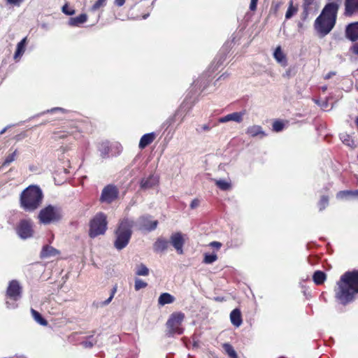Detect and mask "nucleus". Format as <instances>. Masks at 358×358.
Here are the masks:
<instances>
[{"instance_id":"f257e3e1","label":"nucleus","mask_w":358,"mask_h":358,"mask_svg":"<svg viewBox=\"0 0 358 358\" xmlns=\"http://www.w3.org/2000/svg\"><path fill=\"white\" fill-rule=\"evenodd\" d=\"M336 296L340 302L345 305L352 301L355 294L358 293V271H347L337 282Z\"/></svg>"},{"instance_id":"f03ea898","label":"nucleus","mask_w":358,"mask_h":358,"mask_svg":"<svg viewBox=\"0 0 358 358\" xmlns=\"http://www.w3.org/2000/svg\"><path fill=\"white\" fill-rule=\"evenodd\" d=\"M336 17L337 7L333 4H326L314 23L319 37L323 38L331 32L336 24Z\"/></svg>"},{"instance_id":"7ed1b4c3","label":"nucleus","mask_w":358,"mask_h":358,"mask_svg":"<svg viewBox=\"0 0 358 358\" xmlns=\"http://www.w3.org/2000/svg\"><path fill=\"white\" fill-rule=\"evenodd\" d=\"M43 194L36 185H29L20 195V206L26 212L37 210L43 201Z\"/></svg>"},{"instance_id":"20e7f679","label":"nucleus","mask_w":358,"mask_h":358,"mask_svg":"<svg viewBox=\"0 0 358 358\" xmlns=\"http://www.w3.org/2000/svg\"><path fill=\"white\" fill-rule=\"evenodd\" d=\"M134 225V221L129 217H124L119 221L115 231V240L114 241V247L117 250H122L129 244Z\"/></svg>"},{"instance_id":"39448f33","label":"nucleus","mask_w":358,"mask_h":358,"mask_svg":"<svg viewBox=\"0 0 358 358\" xmlns=\"http://www.w3.org/2000/svg\"><path fill=\"white\" fill-rule=\"evenodd\" d=\"M107 217L103 213H97L90 222L89 236L95 238L105 234L107 229Z\"/></svg>"},{"instance_id":"423d86ee","label":"nucleus","mask_w":358,"mask_h":358,"mask_svg":"<svg viewBox=\"0 0 358 358\" xmlns=\"http://www.w3.org/2000/svg\"><path fill=\"white\" fill-rule=\"evenodd\" d=\"M185 319V314L181 312L172 313L166 322L167 333L169 337L174 334L181 335L183 333V328L181 327Z\"/></svg>"},{"instance_id":"0eeeda50","label":"nucleus","mask_w":358,"mask_h":358,"mask_svg":"<svg viewBox=\"0 0 358 358\" xmlns=\"http://www.w3.org/2000/svg\"><path fill=\"white\" fill-rule=\"evenodd\" d=\"M38 217L41 223L48 224L62 217L61 210L57 207L49 205L41 210Z\"/></svg>"},{"instance_id":"6e6552de","label":"nucleus","mask_w":358,"mask_h":358,"mask_svg":"<svg viewBox=\"0 0 358 358\" xmlns=\"http://www.w3.org/2000/svg\"><path fill=\"white\" fill-rule=\"evenodd\" d=\"M16 231L22 239H27L33 236V224L31 220H22L19 222Z\"/></svg>"},{"instance_id":"1a4fd4ad","label":"nucleus","mask_w":358,"mask_h":358,"mask_svg":"<svg viewBox=\"0 0 358 358\" xmlns=\"http://www.w3.org/2000/svg\"><path fill=\"white\" fill-rule=\"evenodd\" d=\"M158 224L157 220H152L150 215H143L137 220V225L141 231H152L157 229Z\"/></svg>"},{"instance_id":"9d476101","label":"nucleus","mask_w":358,"mask_h":358,"mask_svg":"<svg viewBox=\"0 0 358 358\" xmlns=\"http://www.w3.org/2000/svg\"><path fill=\"white\" fill-rule=\"evenodd\" d=\"M320 7V0H304L302 8L303 10L301 14V19L303 22L306 21L309 15H313L317 13Z\"/></svg>"},{"instance_id":"9b49d317","label":"nucleus","mask_w":358,"mask_h":358,"mask_svg":"<svg viewBox=\"0 0 358 358\" xmlns=\"http://www.w3.org/2000/svg\"><path fill=\"white\" fill-rule=\"evenodd\" d=\"M118 194L119 192L115 186L108 185L102 190L100 201L110 203L117 198Z\"/></svg>"},{"instance_id":"f8f14e48","label":"nucleus","mask_w":358,"mask_h":358,"mask_svg":"<svg viewBox=\"0 0 358 358\" xmlns=\"http://www.w3.org/2000/svg\"><path fill=\"white\" fill-rule=\"evenodd\" d=\"M6 296L14 301H17L21 298L22 287L17 280H13L9 282L6 290Z\"/></svg>"},{"instance_id":"ddd939ff","label":"nucleus","mask_w":358,"mask_h":358,"mask_svg":"<svg viewBox=\"0 0 358 358\" xmlns=\"http://www.w3.org/2000/svg\"><path fill=\"white\" fill-rule=\"evenodd\" d=\"M159 182V176L156 174H150L147 177L142 178L140 180L139 185L141 189L145 191L158 186Z\"/></svg>"},{"instance_id":"4468645a","label":"nucleus","mask_w":358,"mask_h":358,"mask_svg":"<svg viewBox=\"0 0 358 358\" xmlns=\"http://www.w3.org/2000/svg\"><path fill=\"white\" fill-rule=\"evenodd\" d=\"M170 243L179 255L183 254V245L185 244V240L183 238L182 234L180 232L172 234L170 237Z\"/></svg>"},{"instance_id":"2eb2a0df","label":"nucleus","mask_w":358,"mask_h":358,"mask_svg":"<svg viewBox=\"0 0 358 358\" xmlns=\"http://www.w3.org/2000/svg\"><path fill=\"white\" fill-rule=\"evenodd\" d=\"M245 114V110H242L240 112H234L230 114H228L225 116L221 117L219 119V122L225 123L229 121H233L237 123H241L243 120V116Z\"/></svg>"},{"instance_id":"dca6fc26","label":"nucleus","mask_w":358,"mask_h":358,"mask_svg":"<svg viewBox=\"0 0 358 358\" xmlns=\"http://www.w3.org/2000/svg\"><path fill=\"white\" fill-rule=\"evenodd\" d=\"M345 34L350 41H357L358 39V22L348 24L346 27Z\"/></svg>"},{"instance_id":"f3484780","label":"nucleus","mask_w":358,"mask_h":358,"mask_svg":"<svg viewBox=\"0 0 358 358\" xmlns=\"http://www.w3.org/2000/svg\"><path fill=\"white\" fill-rule=\"evenodd\" d=\"M355 13H358V0H345V15L351 16Z\"/></svg>"},{"instance_id":"a211bd4d","label":"nucleus","mask_w":358,"mask_h":358,"mask_svg":"<svg viewBox=\"0 0 358 358\" xmlns=\"http://www.w3.org/2000/svg\"><path fill=\"white\" fill-rule=\"evenodd\" d=\"M59 253L60 252L57 249H56L49 245H45L42 248V250L40 253V258L41 259H47V258L55 257V256L59 255Z\"/></svg>"},{"instance_id":"6ab92c4d","label":"nucleus","mask_w":358,"mask_h":358,"mask_svg":"<svg viewBox=\"0 0 358 358\" xmlns=\"http://www.w3.org/2000/svg\"><path fill=\"white\" fill-rule=\"evenodd\" d=\"M27 43V37H24L17 44L16 50L13 56L15 61H19L24 53Z\"/></svg>"},{"instance_id":"aec40b11","label":"nucleus","mask_w":358,"mask_h":358,"mask_svg":"<svg viewBox=\"0 0 358 358\" xmlns=\"http://www.w3.org/2000/svg\"><path fill=\"white\" fill-rule=\"evenodd\" d=\"M169 245V242L163 238H158L153 244V249L155 252H164L165 251Z\"/></svg>"},{"instance_id":"412c9836","label":"nucleus","mask_w":358,"mask_h":358,"mask_svg":"<svg viewBox=\"0 0 358 358\" xmlns=\"http://www.w3.org/2000/svg\"><path fill=\"white\" fill-rule=\"evenodd\" d=\"M155 138V134L153 132L144 134L141 138V140H140V142L138 144L139 148L141 149H144L145 147H147L148 145L151 144L154 141Z\"/></svg>"},{"instance_id":"4be33fe9","label":"nucleus","mask_w":358,"mask_h":358,"mask_svg":"<svg viewBox=\"0 0 358 358\" xmlns=\"http://www.w3.org/2000/svg\"><path fill=\"white\" fill-rule=\"evenodd\" d=\"M273 57L275 59L283 66H286L287 61L285 55L282 52L280 46L276 48L274 51Z\"/></svg>"},{"instance_id":"5701e85b","label":"nucleus","mask_w":358,"mask_h":358,"mask_svg":"<svg viewBox=\"0 0 358 358\" xmlns=\"http://www.w3.org/2000/svg\"><path fill=\"white\" fill-rule=\"evenodd\" d=\"M230 320L231 323L236 327H238L242 324L241 313L239 309L235 308L230 313Z\"/></svg>"},{"instance_id":"b1692460","label":"nucleus","mask_w":358,"mask_h":358,"mask_svg":"<svg viewBox=\"0 0 358 358\" xmlns=\"http://www.w3.org/2000/svg\"><path fill=\"white\" fill-rule=\"evenodd\" d=\"M246 134L252 137H255L258 135H262V136H266L265 132L259 125H252L249 127L246 130Z\"/></svg>"},{"instance_id":"393cba45","label":"nucleus","mask_w":358,"mask_h":358,"mask_svg":"<svg viewBox=\"0 0 358 358\" xmlns=\"http://www.w3.org/2000/svg\"><path fill=\"white\" fill-rule=\"evenodd\" d=\"M87 20V15L82 13L77 17L70 18L69 24L73 27H78L80 24L85 23Z\"/></svg>"},{"instance_id":"a878e982","label":"nucleus","mask_w":358,"mask_h":358,"mask_svg":"<svg viewBox=\"0 0 358 358\" xmlns=\"http://www.w3.org/2000/svg\"><path fill=\"white\" fill-rule=\"evenodd\" d=\"M175 301V297L170 294L169 293H162L159 299L158 303L161 306H164L166 304L172 303Z\"/></svg>"},{"instance_id":"bb28decb","label":"nucleus","mask_w":358,"mask_h":358,"mask_svg":"<svg viewBox=\"0 0 358 358\" xmlns=\"http://www.w3.org/2000/svg\"><path fill=\"white\" fill-rule=\"evenodd\" d=\"M298 11V6L294 5V1L289 0L288 8L285 13V19L289 20L292 18Z\"/></svg>"},{"instance_id":"cd10ccee","label":"nucleus","mask_w":358,"mask_h":358,"mask_svg":"<svg viewBox=\"0 0 358 358\" xmlns=\"http://www.w3.org/2000/svg\"><path fill=\"white\" fill-rule=\"evenodd\" d=\"M31 315H32L33 318L37 323H38L39 324H41L42 326L48 325L47 320L43 317V316L41 315V313H39L38 311H36V310H34L33 308L31 309Z\"/></svg>"},{"instance_id":"c85d7f7f","label":"nucleus","mask_w":358,"mask_h":358,"mask_svg":"<svg viewBox=\"0 0 358 358\" xmlns=\"http://www.w3.org/2000/svg\"><path fill=\"white\" fill-rule=\"evenodd\" d=\"M313 279L316 285H322L326 280V274L321 271H317L313 275Z\"/></svg>"},{"instance_id":"c756f323","label":"nucleus","mask_w":358,"mask_h":358,"mask_svg":"<svg viewBox=\"0 0 358 358\" xmlns=\"http://www.w3.org/2000/svg\"><path fill=\"white\" fill-rule=\"evenodd\" d=\"M222 348L225 352V353L230 357V358H238V355L236 352L235 351L234 347L228 343H225L222 345Z\"/></svg>"},{"instance_id":"7c9ffc66","label":"nucleus","mask_w":358,"mask_h":358,"mask_svg":"<svg viewBox=\"0 0 358 358\" xmlns=\"http://www.w3.org/2000/svg\"><path fill=\"white\" fill-rule=\"evenodd\" d=\"M99 150L101 152V156L102 158L108 157V155L110 152V147L108 142H103L100 144L99 147Z\"/></svg>"},{"instance_id":"2f4dec72","label":"nucleus","mask_w":358,"mask_h":358,"mask_svg":"<svg viewBox=\"0 0 358 358\" xmlns=\"http://www.w3.org/2000/svg\"><path fill=\"white\" fill-rule=\"evenodd\" d=\"M136 275L147 276L149 275V269L145 264H141L136 268Z\"/></svg>"},{"instance_id":"473e14b6","label":"nucleus","mask_w":358,"mask_h":358,"mask_svg":"<svg viewBox=\"0 0 358 358\" xmlns=\"http://www.w3.org/2000/svg\"><path fill=\"white\" fill-rule=\"evenodd\" d=\"M215 184L222 190L225 191L231 188V183L224 180H216Z\"/></svg>"},{"instance_id":"72a5a7b5","label":"nucleus","mask_w":358,"mask_h":358,"mask_svg":"<svg viewBox=\"0 0 358 358\" xmlns=\"http://www.w3.org/2000/svg\"><path fill=\"white\" fill-rule=\"evenodd\" d=\"M217 259V255L215 253L205 254L203 262L207 264H213Z\"/></svg>"},{"instance_id":"f704fd0d","label":"nucleus","mask_w":358,"mask_h":358,"mask_svg":"<svg viewBox=\"0 0 358 358\" xmlns=\"http://www.w3.org/2000/svg\"><path fill=\"white\" fill-rule=\"evenodd\" d=\"M340 138L345 145L350 147L354 146V141L350 138V136L349 135L346 134H340Z\"/></svg>"},{"instance_id":"c9c22d12","label":"nucleus","mask_w":358,"mask_h":358,"mask_svg":"<svg viewBox=\"0 0 358 358\" xmlns=\"http://www.w3.org/2000/svg\"><path fill=\"white\" fill-rule=\"evenodd\" d=\"M148 286V283L144 282L140 278L135 279L134 289L136 291H139L141 289L145 288Z\"/></svg>"},{"instance_id":"e433bc0d","label":"nucleus","mask_w":358,"mask_h":358,"mask_svg":"<svg viewBox=\"0 0 358 358\" xmlns=\"http://www.w3.org/2000/svg\"><path fill=\"white\" fill-rule=\"evenodd\" d=\"M16 155H17V150H15L13 153L8 155L3 163V166H8L11 162L15 161Z\"/></svg>"},{"instance_id":"4c0bfd02","label":"nucleus","mask_w":358,"mask_h":358,"mask_svg":"<svg viewBox=\"0 0 358 358\" xmlns=\"http://www.w3.org/2000/svg\"><path fill=\"white\" fill-rule=\"evenodd\" d=\"M284 128V123L280 120H275L273 123V130L279 132L281 131Z\"/></svg>"},{"instance_id":"58836bf2","label":"nucleus","mask_w":358,"mask_h":358,"mask_svg":"<svg viewBox=\"0 0 358 358\" xmlns=\"http://www.w3.org/2000/svg\"><path fill=\"white\" fill-rule=\"evenodd\" d=\"M328 203H329L328 197L326 196H322V198L318 203L320 210H324L327 206Z\"/></svg>"},{"instance_id":"ea45409f","label":"nucleus","mask_w":358,"mask_h":358,"mask_svg":"<svg viewBox=\"0 0 358 358\" xmlns=\"http://www.w3.org/2000/svg\"><path fill=\"white\" fill-rule=\"evenodd\" d=\"M106 0H97L92 6L91 10L95 11L106 5Z\"/></svg>"},{"instance_id":"a19ab883","label":"nucleus","mask_w":358,"mask_h":358,"mask_svg":"<svg viewBox=\"0 0 358 358\" xmlns=\"http://www.w3.org/2000/svg\"><path fill=\"white\" fill-rule=\"evenodd\" d=\"M96 341H84L81 342V345L84 347L85 348H92L95 344Z\"/></svg>"},{"instance_id":"79ce46f5","label":"nucleus","mask_w":358,"mask_h":358,"mask_svg":"<svg viewBox=\"0 0 358 358\" xmlns=\"http://www.w3.org/2000/svg\"><path fill=\"white\" fill-rule=\"evenodd\" d=\"M349 196H352L351 190L340 191L337 194V198L339 199H343Z\"/></svg>"},{"instance_id":"37998d69","label":"nucleus","mask_w":358,"mask_h":358,"mask_svg":"<svg viewBox=\"0 0 358 358\" xmlns=\"http://www.w3.org/2000/svg\"><path fill=\"white\" fill-rule=\"evenodd\" d=\"M62 11L67 15H72L75 13V10L69 8L66 4L62 7Z\"/></svg>"},{"instance_id":"c03bdc74","label":"nucleus","mask_w":358,"mask_h":358,"mask_svg":"<svg viewBox=\"0 0 358 358\" xmlns=\"http://www.w3.org/2000/svg\"><path fill=\"white\" fill-rule=\"evenodd\" d=\"M222 244L218 241H212L209 243V246L218 250L222 247Z\"/></svg>"},{"instance_id":"a18cd8bd","label":"nucleus","mask_w":358,"mask_h":358,"mask_svg":"<svg viewBox=\"0 0 358 358\" xmlns=\"http://www.w3.org/2000/svg\"><path fill=\"white\" fill-rule=\"evenodd\" d=\"M24 0H6L8 4L19 6Z\"/></svg>"},{"instance_id":"49530a36","label":"nucleus","mask_w":358,"mask_h":358,"mask_svg":"<svg viewBox=\"0 0 358 358\" xmlns=\"http://www.w3.org/2000/svg\"><path fill=\"white\" fill-rule=\"evenodd\" d=\"M329 3L327 4H333L337 7V12L340 8V5L341 3V0H328Z\"/></svg>"},{"instance_id":"de8ad7c7","label":"nucleus","mask_w":358,"mask_h":358,"mask_svg":"<svg viewBox=\"0 0 358 358\" xmlns=\"http://www.w3.org/2000/svg\"><path fill=\"white\" fill-rule=\"evenodd\" d=\"M257 2H258V0H251L250 4V10L255 11L257 9Z\"/></svg>"},{"instance_id":"09e8293b","label":"nucleus","mask_w":358,"mask_h":358,"mask_svg":"<svg viewBox=\"0 0 358 358\" xmlns=\"http://www.w3.org/2000/svg\"><path fill=\"white\" fill-rule=\"evenodd\" d=\"M199 205V199H193L190 203V208L192 209L196 208Z\"/></svg>"},{"instance_id":"8fccbe9b","label":"nucleus","mask_w":358,"mask_h":358,"mask_svg":"<svg viewBox=\"0 0 358 358\" xmlns=\"http://www.w3.org/2000/svg\"><path fill=\"white\" fill-rule=\"evenodd\" d=\"M178 113H179V111H178V110H177V111L175 113V114H174V115H173V117H169V118L167 120V124H168L169 125H171V124L174 122V120H175V117L178 115Z\"/></svg>"},{"instance_id":"3c124183","label":"nucleus","mask_w":358,"mask_h":358,"mask_svg":"<svg viewBox=\"0 0 358 358\" xmlns=\"http://www.w3.org/2000/svg\"><path fill=\"white\" fill-rule=\"evenodd\" d=\"M113 299V295H110V296L106 300H105L104 301L101 302V306H105L108 305L111 302Z\"/></svg>"},{"instance_id":"603ef678","label":"nucleus","mask_w":358,"mask_h":358,"mask_svg":"<svg viewBox=\"0 0 358 358\" xmlns=\"http://www.w3.org/2000/svg\"><path fill=\"white\" fill-rule=\"evenodd\" d=\"M351 50L355 55H358V43L354 44L351 48Z\"/></svg>"},{"instance_id":"864d4df0","label":"nucleus","mask_w":358,"mask_h":358,"mask_svg":"<svg viewBox=\"0 0 358 358\" xmlns=\"http://www.w3.org/2000/svg\"><path fill=\"white\" fill-rule=\"evenodd\" d=\"M125 3V0H115V4L117 6H122Z\"/></svg>"},{"instance_id":"5fc2aeb1","label":"nucleus","mask_w":358,"mask_h":358,"mask_svg":"<svg viewBox=\"0 0 358 358\" xmlns=\"http://www.w3.org/2000/svg\"><path fill=\"white\" fill-rule=\"evenodd\" d=\"M6 304L7 308H15L17 307V305L15 303H10L9 301H6Z\"/></svg>"},{"instance_id":"6e6d98bb","label":"nucleus","mask_w":358,"mask_h":358,"mask_svg":"<svg viewBox=\"0 0 358 358\" xmlns=\"http://www.w3.org/2000/svg\"><path fill=\"white\" fill-rule=\"evenodd\" d=\"M203 131H209L210 129V127L208 124H203L201 127Z\"/></svg>"},{"instance_id":"4d7b16f0","label":"nucleus","mask_w":358,"mask_h":358,"mask_svg":"<svg viewBox=\"0 0 358 358\" xmlns=\"http://www.w3.org/2000/svg\"><path fill=\"white\" fill-rule=\"evenodd\" d=\"M351 194L352 196H358V189L351 190Z\"/></svg>"},{"instance_id":"13d9d810","label":"nucleus","mask_w":358,"mask_h":358,"mask_svg":"<svg viewBox=\"0 0 358 358\" xmlns=\"http://www.w3.org/2000/svg\"><path fill=\"white\" fill-rule=\"evenodd\" d=\"M335 75V73L334 72H330L326 76H325V78L326 79H329L332 76Z\"/></svg>"},{"instance_id":"bf43d9fd","label":"nucleus","mask_w":358,"mask_h":358,"mask_svg":"<svg viewBox=\"0 0 358 358\" xmlns=\"http://www.w3.org/2000/svg\"><path fill=\"white\" fill-rule=\"evenodd\" d=\"M55 110H62V111H63L64 109L62 108H54L51 109L50 110H48V112H49V111L53 112V111H55Z\"/></svg>"},{"instance_id":"052dcab7","label":"nucleus","mask_w":358,"mask_h":358,"mask_svg":"<svg viewBox=\"0 0 358 358\" xmlns=\"http://www.w3.org/2000/svg\"><path fill=\"white\" fill-rule=\"evenodd\" d=\"M117 291V287H114L112 290H111V293H110V295H113V297H114V295L115 294Z\"/></svg>"},{"instance_id":"680f3d73","label":"nucleus","mask_w":358,"mask_h":358,"mask_svg":"<svg viewBox=\"0 0 358 358\" xmlns=\"http://www.w3.org/2000/svg\"><path fill=\"white\" fill-rule=\"evenodd\" d=\"M7 130V127H5L3 128L1 131H0V134H3L6 132V131Z\"/></svg>"},{"instance_id":"e2e57ef3","label":"nucleus","mask_w":358,"mask_h":358,"mask_svg":"<svg viewBox=\"0 0 358 358\" xmlns=\"http://www.w3.org/2000/svg\"><path fill=\"white\" fill-rule=\"evenodd\" d=\"M302 26H303L302 22H299L298 23V27H302Z\"/></svg>"},{"instance_id":"0e129e2a","label":"nucleus","mask_w":358,"mask_h":358,"mask_svg":"<svg viewBox=\"0 0 358 358\" xmlns=\"http://www.w3.org/2000/svg\"><path fill=\"white\" fill-rule=\"evenodd\" d=\"M227 76H224V74H222L219 78L218 80L221 79L222 78H226Z\"/></svg>"},{"instance_id":"69168bd1","label":"nucleus","mask_w":358,"mask_h":358,"mask_svg":"<svg viewBox=\"0 0 358 358\" xmlns=\"http://www.w3.org/2000/svg\"><path fill=\"white\" fill-rule=\"evenodd\" d=\"M356 124H357V127H358V117H357V119H356Z\"/></svg>"},{"instance_id":"338daca9","label":"nucleus","mask_w":358,"mask_h":358,"mask_svg":"<svg viewBox=\"0 0 358 358\" xmlns=\"http://www.w3.org/2000/svg\"><path fill=\"white\" fill-rule=\"evenodd\" d=\"M93 338L92 336H90L88 337V338Z\"/></svg>"},{"instance_id":"774afa93","label":"nucleus","mask_w":358,"mask_h":358,"mask_svg":"<svg viewBox=\"0 0 358 358\" xmlns=\"http://www.w3.org/2000/svg\"><path fill=\"white\" fill-rule=\"evenodd\" d=\"M357 71H358V69H357Z\"/></svg>"}]
</instances>
